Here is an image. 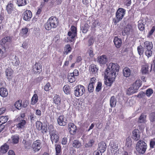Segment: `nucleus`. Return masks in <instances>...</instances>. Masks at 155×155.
<instances>
[{"label": "nucleus", "instance_id": "nucleus-1", "mask_svg": "<svg viewBox=\"0 0 155 155\" xmlns=\"http://www.w3.org/2000/svg\"><path fill=\"white\" fill-rule=\"evenodd\" d=\"M119 70V66L116 64L110 63L104 72L105 84L110 86L116 77V73Z\"/></svg>", "mask_w": 155, "mask_h": 155}, {"label": "nucleus", "instance_id": "nucleus-2", "mask_svg": "<svg viewBox=\"0 0 155 155\" xmlns=\"http://www.w3.org/2000/svg\"><path fill=\"white\" fill-rule=\"evenodd\" d=\"M58 20L55 17H51L48 20L45 25V28L48 30L56 28L58 24Z\"/></svg>", "mask_w": 155, "mask_h": 155}, {"label": "nucleus", "instance_id": "nucleus-3", "mask_svg": "<svg viewBox=\"0 0 155 155\" xmlns=\"http://www.w3.org/2000/svg\"><path fill=\"white\" fill-rule=\"evenodd\" d=\"M153 47L152 43L149 41H146L144 43L143 48L145 50V55L148 58L151 56L152 51L151 49Z\"/></svg>", "mask_w": 155, "mask_h": 155}, {"label": "nucleus", "instance_id": "nucleus-4", "mask_svg": "<svg viewBox=\"0 0 155 155\" xmlns=\"http://www.w3.org/2000/svg\"><path fill=\"white\" fill-rule=\"evenodd\" d=\"M147 147V144L143 140H139L136 144V150L140 154L144 153L145 152Z\"/></svg>", "mask_w": 155, "mask_h": 155}, {"label": "nucleus", "instance_id": "nucleus-5", "mask_svg": "<svg viewBox=\"0 0 155 155\" xmlns=\"http://www.w3.org/2000/svg\"><path fill=\"white\" fill-rule=\"evenodd\" d=\"M49 132L50 134V139L53 143L54 142L57 143L59 139V137L57 134L56 130L54 129L52 125H50L48 127Z\"/></svg>", "mask_w": 155, "mask_h": 155}, {"label": "nucleus", "instance_id": "nucleus-6", "mask_svg": "<svg viewBox=\"0 0 155 155\" xmlns=\"http://www.w3.org/2000/svg\"><path fill=\"white\" fill-rule=\"evenodd\" d=\"M125 10L123 8H119L116 13V17L117 19L113 20L114 23H117L121 20L124 17L125 13Z\"/></svg>", "mask_w": 155, "mask_h": 155}, {"label": "nucleus", "instance_id": "nucleus-7", "mask_svg": "<svg viewBox=\"0 0 155 155\" xmlns=\"http://www.w3.org/2000/svg\"><path fill=\"white\" fill-rule=\"evenodd\" d=\"M74 94L76 97H78L81 96L85 91L84 87L81 85H78L74 88Z\"/></svg>", "mask_w": 155, "mask_h": 155}, {"label": "nucleus", "instance_id": "nucleus-8", "mask_svg": "<svg viewBox=\"0 0 155 155\" xmlns=\"http://www.w3.org/2000/svg\"><path fill=\"white\" fill-rule=\"evenodd\" d=\"M71 31L68 32V38L71 41L77 35V29L74 26H72L71 28Z\"/></svg>", "mask_w": 155, "mask_h": 155}, {"label": "nucleus", "instance_id": "nucleus-9", "mask_svg": "<svg viewBox=\"0 0 155 155\" xmlns=\"http://www.w3.org/2000/svg\"><path fill=\"white\" fill-rule=\"evenodd\" d=\"M41 142L40 140L35 141L32 145V148L33 151L36 152L39 151L41 147Z\"/></svg>", "mask_w": 155, "mask_h": 155}, {"label": "nucleus", "instance_id": "nucleus-10", "mask_svg": "<svg viewBox=\"0 0 155 155\" xmlns=\"http://www.w3.org/2000/svg\"><path fill=\"white\" fill-rule=\"evenodd\" d=\"M37 129L38 130H41L43 133H46L47 131V125H43L42 123L40 121H37L36 123Z\"/></svg>", "mask_w": 155, "mask_h": 155}, {"label": "nucleus", "instance_id": "nucleus-11", "mask_svg": "<svg viewBox=\"0 0 155 155\" xmlns=\"http://www.w3.org/2000/svg\"><path fill=\"white\" fill-rule=\"evenodd\" d=\"M133 29L132 26L130 25H127L122 31L123 35H129L132 33Z\"/></svg>", "mask_w": 155, "mask_h": 155}, {"label": "nucleus", "instance_id": "nucleus-12", "mask_svg": "<svg viewBox=\"0 0 155 155\" xmlns=\"http://www.w3.org/2000/svg\"><path fill=\"white\" fill-rule=\"evenodd\" d=\"M58 122L59 125L65 126L67 123V120L63 115H60L58 119Z\"/></svg>", "mask_w": 155, "mask_h": 155}, {"label": "nucleus", "instance_id": "nucleus-13", "mask_svg": "<svg viewBox=\"0 0 155 155\" xmlns=\"http://www.w3.org/2000/svg\"><path fill=\"white\" fill-rule=\"evenodd\" d=\"M23 19L26 21H29L32 17L31 12L28 10H26L23 13Z\"/></svg>", "mask_w": 155, "mask_h": 155}, {"label": "nucleus", "instance_id": "nucleus-14", "mask_svg": "<svg viewBox=\"0 0 155 155\" xmlns=\"http://www.w3.org/2000/svg\"><path fill=\"white\" fill-rule=\"evenodd\" d=\"M97 62L101 65L104 64L107 61V58L105 55H102L97 58Z\"/></svg>", "mask_w": 155, "mask_h": 155}, {"label": "nucleus", "instance_id": "nucleus-15", "mask_svg": "<svg viewBox=\"0 0 155 155\" xmlns=\"http://www.w3.org/2000/svg\"><path fill=\"white\" fill-rule=\"evenodd\" d=\"M139 131L138 130H134L132 133V138L136 141L138 140L140 138Z\"/></svg>", "mask_w": 155, "mask_h": 155}, {"label": "nucleus", "instance_id": "nucleus-16", "mask_svg": "<svg viewBox=\"0 0 155 155\" xmlns=\"http://www.w3.org/2000/svg\"><path fill=\"white\" fill-rule=\"evenodd\" d=\"M33 70L35 73H40L42 71L41 65L40 64L36 63L33 66Z\"/></svg>", "mask_w": 155, "mask_h": 155}, {"label": "nucleus", "instance_id": "nucleus-17", "mask_svg": "<svg viewBox=\"0 0 155 155\" xmlns=\"http://www.w3.org/2000/svg\"><path fill=\"white\" fill-rule=\"evenodd\" d=\"M106 148V143L104 142H101L98 144V149L101 153H103Z\"/></svg>", "mask_w": 155, "mask_h": 155}, {"label": "nucleus", "instance_id": "nucleus-18", "mask_svg": "<svg viewBox=\"0 0 155 155\" xmlns=\"http://www.w3.org/2000/svg\"><path fill=\"white\" fill-rule=\"evenodd\" d=\"M26 123V122L25 120H21L18 124H17V126L18 129L23 130L25 128Z\"/></svg>", "mask_w": 155, "mask_h": 155}, {"label": "nucleus", "instance_id": "nucleus-19", "mask_svg": "<svg viewBox=\"0 0 155 155\" xmlns=\"http://www.w3.org/2000/svg\"><path fill=\"white\" fill-rule=\"evenodd\" d=\"M114 42L116 47L117 48H119L122 44V40L117 37H115L114 40Z\"/></svg>", "mask_w": 155, "mask_h": 155}, {"label": "nucleus", "instance_id": "nucleus-20", "mask_svg": "<svg viewBox=\"0 0 155 155\" xmlns=\"http://www.w3.org/2000/svg\"><path fill=\"white\" fill-rule=\"evenodd\" d=\"M70 132L71 134H74L76 130V126L73 123H70L69 124Z\"/></svg>", "mask_w": 155, "mask_h": 155}, {"label": "nucleus", "instance_id": "nucleus-21", "mask_svg": "<svg viewBox=\"0 0 155 155\" xmlns=\"http://www.w3.org/2000/svg\"><path fill=\"white\" fill-rule=\"evenodd\" d=\"M8 95V92L6 88L4 87L0 88V95L3 97H5Z\"/></svg>", "mask_w": 155, "mask_h": 155}, {"label": "nucleus", "instance_id": "nucleus-22", "mask_svg": "<svg viewBox=\"0 0 155 155\" xmlns=\"http://www.w3.org/2000/svg\"><path fill=\"white\" fill-rule=\"evenodd\" d=\"M110 105L111 107H115L117 104V100L116 97L114 96H112L110 100Z\"/></svg>", "mask_w": 155, "mask_h": 155}, {"label": "nucleus", "instance_id": "nucleus-23", "mask_svg": "<svg viewBox=\"0 0 155 155\" xmlns=\"http://www.w3.org/2000/svg\"><path fill=\"white\" fill-rule=\"evenodd\" d=\"M131 70L127 68H125L123 70V75L126 77H129L131 74Z\"/></svg>", "mask_w": 155, "mask_h": 155}, {"label": "nucleus", "instance_id": "nucleus-24", "mask_svg": "<svg viewBox=\"0 0 155 155\" xmlns=\"http://www.w3.org/2000/svg\"><path fill=\"white\" fill-rule=\"evenodd\" d=\"M38 95L35 94L33 95L31 99V104L32 105H34L38 102Z\"/></svg>", "mask_w": 155, "mask_h": 155}, {"label": "nucleus", "instance_id": "nucleus-25", "mask_svg": "<svg viewBox=\"0 0 155 155\" xmlns=\"http://www.w3.org/2000/svg\"><path fill=\"white\" fill-rule=\"evenodd\" d=\"M149 65L146 64L142 66L141 71L143 74H147L149 73Z\"/></svg>", "mask_w": 155, "mask_h": 155}, {"label": "nucleus", "instance_id": "nucleus-26", "mask_svg": "<svg viewBox=\"0 0 155 155\" xmlns=\"http://www.w3.org/2000/svg\"><path fill=\"white\" fill-rule=\"evenodd\" d=\"M11 39L12 38L10 36H8L5 37L0 41V44L1 45H5L6 42L10 41Z\"/></svg>", "mask_w": 155, "mask_h": 155}, {"label": "nucleus", "instance_id": "nucleus-27", "mask_svg": "<svg viewBox=\"0 0 155 155\" xmlns=\"http://www.w3.org/2000/svg\"><path fill=\"white\" fill-rule=\"evenodd\" d=\"M141 85V83L140 81V80H137L134 83L132 86L134 87V89L137 91Z\"/></svg>", "mask_w": 155, "mask_h": 155}, {"label": "nucleus", "instance_id": "nucleus-28", "mask_svg": "<svg viewBox=\"0 0 155 155\" xmlns=\"http://www.w3.org/2000/svg\"><path fill=\"white\" fill-rule=\"evenodd\" d=\"M89 69L90 72H91L93 74H95L98 71V68L97 66L94 64L91 65L89 67Z\"/></svg>", "mask_w": 155, "mask_h": 155}, {"label": "nucleus", "instance_id": "nucleus-29", "mask_svg": "<svg viewBox=\"0 0 155 155\" xmlns=\"http://www.w3.org/2000/svg\"><path fill=\"white\" fill-rule=\"evenodd\" d=\"M9 148V146L5 144L1 147L0 153H5L7 151Z\"/></svg>", "mask_w": 155, "mask_h": 155}, {"label": "nucleus", "instance_id": "nucleus-30", "mask_svg": "<svg viewBox=\"0 0 155 155\" xmlns=\"http://www.w3.org/2000/svg\"><path fill=\"white\" fill-rule=\"evenodd\" d=\"M71 48L69 45H66L64 48V54H67L68 53L70 52L71 51Z\"/></svg>", "mask_w": 155, "mask_h": 155}, {"label": "nucleus", "instance_id": "nucleus-31", "mask_svg": "<svg viewBox=\"0 0 155 155\" xmlns=\"http://www.w3.org/2000/svg\"><path fill=\"white\" fill-rule=\"evenodd\" d=\"M136 92L137 91L134 89V88L133 86H131L127 90V94L128 95H130Z\"/></svg>", "mask_w": 155, "mask_h": 155}, {"label": "nucleus", "instance_id": "nucleus-32", "mask_svg": "<svg viewBox=\"0 0 155 155\" xmlns=\"http://www.w3.org/2000/svg\"><path fill=\"white\" fill-rule=\"evenodd\" d=\"M13 70L10 68H8L5 71L6 76L8 77V78H10V77L13 74Z\"/></svg>", "mask_w": 155, "mask_h": 155}, {"label": "nucleus", "instance_id": "nucleus-33", "mask_svg": "<svg viewBox=\"0 0 155 155\" xmlns=\"http://www.w3.org/2000/svg\"><path fill=\"white\" fill-rule=\"evenodd\" d=\"M8 120L7 116H3L0 117V125H2L7 122Z\"/></svg>", "mask_w": 155, "mask_h": 155}, {"label": "nucleus", "instance_id": "nucleus-34", "mask_svg": "<svg viewBox=\"0 0 155 155\" xmlns=\"http://www.w3.org/2000/svg\"><path fill=\"white\" fill-rule=\"evenodd\" d=\"M132 143V141L130 137H128L126 139L125 146L128 148H130Z\"/></svg>", "mask_w": 155, "mask_h": 155}, {"label": "nucleus", "instance_id": "nucleus-35", "mask_svg": "<svg viewBox=\"0 0 155 155\" xmlns=\"http://www.w3.org/2000/svg\"><path fill=\"white\" fill-rule=\"evenodd\" d=\"M14 8V6L12 3H9L7 6V10L9 14L11 13Z\"/></svg>", "mask_w": 155, "mask_h": 155}, {"label": "nucleus", "instance_id": "nucleus-36", "mask_svg": "<svg viewBox=\"0 0 155 155\" xmlns=\"http://www.w3.org/2000/svg\"><path fill=\"white\" fill-rule=\"evenodd\" d=\"M28 31V28H22L20 33V35L24 37H26L27 36V34Z\"/></svg>", "mask_w": 155, "mask_h": 155}, {"label": "nucleus", "instance_id": "nucleus-37", "mask_svg": "<svg viewBox=\"0 0 155 155\" xmlns=\"http://www.w3.org/2000/svg\"><path fill=\"white\" fill-rule=\"evenodd\" d=\"M53 101L56 104H59L61 102V99L59 96L58 95H55L53 98Z\"/></svg>", "mask_w": 155, "mask_h": 155}, {"label": "nucleus", "instance_id": "nucleus-38", "mask_svg": "<svg viewBox=\"0 0 155 155\" xmlns=\"http://www.w3.org/2000/svg\"><path fill=\"white\" fill-rule=\"evenodd\" d=\"M12 63L13 64L16 66H18L20 64L19 59L18 57L15 56V58L12 59Z\"/></svg>", "mask_w": 155, "mask_h": 155}, {"label": "nucleus", "instance_id": "nucleus-39", "mask_svg": "<svg viewBox=\"0 0 155 155\" xmlns=\"http://www.w3.org/2000/svg\"><path fill=\"white\" fill-rule=\"evenodd\" d=\"M71 73H69L68 76V79L70 83H72L74 82L76 80L75 76H73Z\"/></svg>", "mask_w": 155, "mask_h": 155}, {"label": "nucleus", "instance_id": "nucleus-40", "mask_svg": "<svg viewBox=\"0 0 155 155\" xmlns=\"http://www.w3.org/2000/svg\"><path fill=\"white\" fill-rule=\"evenodd\" d=\"M18 6H24L27 4V0H16Z\"/></svg>", "mask_w": 155, "mask_h": 155}, {"label": "nucleus", "instance_id": "nucleus-41", "mask_svg": "<svg viewBox=\"0 0 155 155\" xmlns=\"http://www.w3.org/2000/svg\"><path fill=\"white\" fill-rule=\"evenodd\" d=\"M72 145L74 147L76 148H79L81 146V143L77 140L74 141Z\"/></svg>", "mask_w": 155, "mask_h": 155}, {"label": "nucleus", "instance_id": "nucleus-42", "mask_svg": "<svg viewBox=\"0 0 155 155\" xmlns=\"http://www.w3.org/2000/svg\"><path fill=\"white\" fill-rule=\"evenodd\" d=\"M63 89L64 92L66 94H68L70 93V86L68 85H64Z\"/></svg>", "mask_w": 155, "mask_h": 155}, {"label": "nucleus", "instance_id": "nucleus-43", "mask_svg": "<svg viewBox=\"0 0 155 155\" xmlns=\"http://www.w3.org/2000/svg\"><path fill=\"white\" fill-rule=\"evenodd\" d=\"M12 140L13 143L16 144L18 142V137L17 135L13 136L12 137Z\"/></svg>", "mask_w": 155, "mask_h": 155}, {"label": "nucleus", "instance_id": "nucleus-44", "mask_svg": "<svg viewBox=\"0 0 155 155\" xmlns=\"http://www.w3.org/2000/svg\"><path fill=\"white\" fill-rule=\"evenodd\" d=\"M146 116L144 114H141L139 118L138 122L140 123H144L146 122Z\"/></svg>", "mask_w": 155, "mask_h": 155}, {"label": "nucleus", "instance_id": "nucleus-45", "mask_svg": "<svg viewBox=\"0 0 155 155\" xmlns=\"http://www.w3.org/2000/svg\"><path fill=\"white\" fill-rule=\"evenodd\" d=\"M137 50L138 54L140 55L141 56L143 54L144 52V49L143 46L140 45L137 48Z\"/></svg>", "mask_w": 155, "mask_h": 155}, {"label": "nucleus", "instance_id": "nucleus-46", "mask_svg": "<svg viewBox=\"0 0 155 155\" xmlns=\"http://www.w3.org/2000/svg\"><path fill=\"white\" fill-rule=\"evenodd\" d=\"M23 143L24 144V146L25 149H29L31 147V144L30 142L26 141L25 140H23Z\"/></svg>", "mask_w": 155, "mask_h": 155}, {"label": "nucleus", "instance_id": "nucleus-47", "mask_svg": "<svg viewBox=\"0 0 155 155\" xmlns=\"http://www.w3.org/2000/svg\"><path fill=\"white\" fill-rule=\"evenodd\" d=\"M21 101H18L15 103V106L16 108L20 109L22 107V106L21 104Z\"/></svg>", "mask_w": 155, "mask_h": 155}, {"label": "nucleus", "instance_id": "nucleus-48", "mask_svg": "<svg viewBox=\"0 0 155 155\" xmlns=\"http://www.w3.org/2000/svg\"><path fill=\"white\" fill-rule=\"evenodd\" d=\"M89 28V26L88 24L87 23L85 24L82 28L83 32L84 33H86L88 31Z\"/></svg>", "mask_w": 155, "mask_h": 155}, {"label": "nucleus", "instance_id": "nucleus-49", "mask_svg": "<svg viewBox=\"0 0 155 155\" xmlns=\"http://www.w3.org/2000/svg\"><path fill=\"white\" fill-rule=\"evenodd\" d=\"M153 93V90L151 88H149L146 90V94L148 97H150Z\"/></svg>", "mask_w": 155, "mask_h": 155}, {"label": "nucleus", "instance_id": "nucleus-50", "mask_svg": "<svg viewBox=\"0 0 155 155\" xmlns=\"http://www.w3.org/2000/svg\"><path fill=\"white\" fill-rule=\"evenodd\" d=\"M138 25V27L140 31H143L144 29V24L140 21H139Z\"/></svg>", "mask_w": 155, "mask_h": 155}, {"label": "nucleus", "instance_id": "nucleus-51", "mask_svg": "<svg viewBox=\"0 0 155 155\" xmlns=\"http://www.w3.org/2000/svg\"><path fill=\"white\" fill-rule=\"evenodd\" d=\"M102 88V83L99 82H97V85L96 88L97 92H99Z\"/></svg>", "mask_w": 155, "mask_h": 155}, {"label": "nucleus", "instance_id": "nucleus-52", "mask_svg": "<svg viewBox=\"0 0 155 155\" xmlns=\"http://www.w3.org/2000/svg\"><path fill=\"white\" fill-rule=\"evenodd\" d=\"M51 88V84L49 83H47L44 87V89L46 91H48Z\"/></svg>", "mask_w": 155, "mask_h": 155}, {"label": "nucleus", "instance_id": "nucleus-53", "mask_svg": "<svg viewBox=\"0 0 155 155\" xmlns=\"http://www.w3.org/2000/svg\"><path fill=\"white\" fill-rule=\"evenodd\" d=\"M150 120L153 122L155 120V112H153L151 113L149 117Z\"/></svg>", "mask_w": 155, "mask_h": 155}, {"label": "nucleus", "instance_id": "nucleus-54", "mask_svg": "<svg viewBox=\"0 0 155 155\" xmlns=\"http://www.w3.org/2000/svg\"><path fill=\"white\" fill-rule=\"evenodd\" d=\"M94 85L91 84H89L88 86V90L89 92L91 93L93 92L94 90Z\"/></svg>", "mask_w": 155, "mask_h": 155}, {"label": "nucleus", "instance_id": "nucleus-55", "mask_svg": "<svg viewBox=\"0 0 155 155\" xmlns=\"http://www.w3.org/2000/svg\"><path fill=\"white\" fill-rule=\"evenodd\" d=\"M61 147L59 145H57L56 146L55 150L56 151V154L58 155L61 151Z\"/></svg>", "mask_w": 155, "mask_h": 155}, {"label": "nucleus", "instance_id": "nucleus-56", "mask_svg": "<svg viewBox=\"0 0 155 155\" xmlns=\"http://www.w3.org/2000/svg\"><path fill=\"white\" fill-rule=\"evenodd\" d=\"M94 143V140L93 139H90L88 143L87 144H86L85 146L86 147H91L92 146L93 144Z\"/></svg>", "mask_w": 155, "mask_h": 155}, {"label": "nucleus", "instance_id": "nucleus-57", "mask_svg": "<svg viewBox=\"0 0 155 155\" xmlns=\"http://www.w3.org/2000/svg\"><path fill=\"white\" fill-rule=\"evenodd\" d=\"M94 42V39L93 37H91L88 41V45L90 46L92 45Z\"/></svg>", "mask_w": 155, "mask_h": 155}, {"label": "nucleus", "instance_id": "nucleus-58", "mask_svg": "<svg viewBox=\"0 0 155 155\" xmlns=\"http://www.w3.org/2000/svg\"><path fill=\"white\" fill-rule=\"evenodd\" d=\"M150 147L151 148H153L155 146V138L151 140L150 143Z\"/></svg>", "mask_w": 155, "mask_h": 155}, {"label": "nucleus", "instance_id": "nucleus-59", "mask_svg": "<svg viewBox=\"0 0 155 155\" xmlns=\"http://www.w3.org/2000/svg\"><path fill=\"white\" fill-rule=\"evenodd\" d=\"M88 52L89 54V56L91 57H92L94 56V54L93 53V49L91 48H90L89 49V50L88 51Z\"/></svg>", "mask_w": 155, "mask_h": 155}, {"label": "nucleus", "instance_id": "nucleus-60", "mask_svg": "<svg viewBox=\"0 0 155 155\" xmlns=\"http://www.w3.org/2000/svg\"><path fill=\"white\" fill-rule=\"evenodd\" d=\"M131 3V0H124V4L127 6H130Z\"/></svg>", "mask_w": 155, "mask_h": 155}, {"label": "nucleus", "instance_id": "nucleus-61", "mask_svg": "<svg viewBox=\"0 0 155 155\" xmlns=\"http://www.w3.org/2000/svg\"><path fill=\"white\" fill-rule=\"evenodd\" d=\"M96 82V79L95 78L93 77L91 79L90 81L89 84H91L94 85Z\"/></svg>", "mask_w": 155, "mask_h": 155}, {"label": "nucleus", "instance_id": "nucleus-62", "mask_svg": "<svg viewBox=\"0 0 155 155\" xmlns=\"http://www.w3.org/2000/svg\"><path fill=\"white\" fill-rule=\"evenodd\" d=\"M155 30V27L153 26L151 30L149 32L148 34V37L152 35Z\"/></svg>", "mask_w": 155, "mask_h": 155}, {"label": "nucleus", "instance_id": "nucleus-63", "mask_svg": "<svg viewBox=\"0 0 155 155\" xmlns=\"http://www.w3.org/2000/svg\"><path fill=\"white\" fill-rule=\"evenodd\" d=\"M74 76H77L79 74V72L78 70L77 69H75L74 70L73 72L71 73Z\"/></svg>", "mask_w": 155, "mask_h": 155}, {"label": "nucleus", "instance_id": "nucleus-64", "mask_svg": "<svg viewBox=\"0 0 155 155\" xmlns=\"http://www.w3.org/2000/svg\"><path fill=\"white\" fill-rule=\"evenodd\" d=\"M145 93L143 92H141L140 93L138 94L137 97L140 98H142L145 96Z\"/></svg>", "mask_w": 155, "mask_h": 155}]
</instances>
